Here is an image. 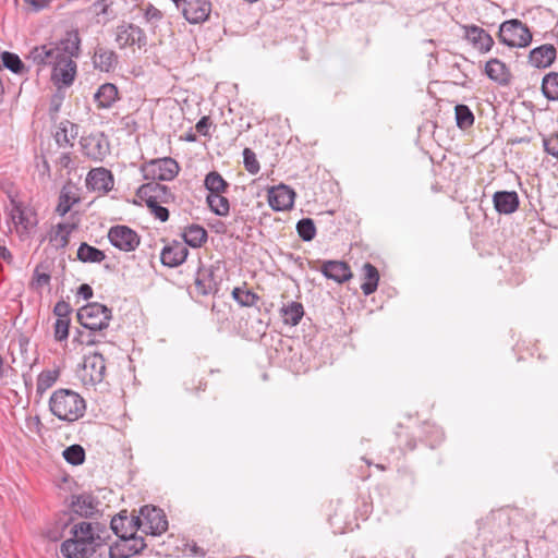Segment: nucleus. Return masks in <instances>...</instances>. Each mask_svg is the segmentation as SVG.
<instances>
[{
    "label": "nucleus",
    "mask_w": 558,
    "mask_h": 558,
    "mask_svg": "<svg viewBox=\"0 0 558 558\" xmlns=\"http://www.w3.org/2000/svg\"><path fill=\"white\" fill-rule=\"evenodd\" d=\"M70 533L71 537L60 546L65 558H88L110 537L107 526L99 522L81 521L72 525Z\"/></svg>",
    "instance_id": "obj_1"
},
{
    "label": "nucleus",
    "mask_w": 558,
    "mask_h": 558,
    "mask_svg": "<svg viewBox=\"0 0 558 558\" xmlns=\"http://www.w3.org/2000/svg\"><path fill=\"white\" fill-rule=\"evenodd\" d=\"M81 38L77 31H70L58 43L35 46L27 54V60L39 66H53L69 53L80 54Z\"/></svg>",
    "instance_id": "obj_2"
},
{
    "label": "nucleus",
    "mask_w": 558,
    "mask_h": 558,
    "mask_svg": "<svg viewBox=\"0 0 558 558\" xmlns=\"http://www.w3.org/2000/svg\"><path fill=\"white\" fill-rule=\"evenodd\" d=\"M49 409L59 420L74 422L84 415L86 403L77 392L61 388L51 395Z\"/></svg>",
    "instance_id": "obj_3"
},
{
    "label": "nucleus",
    "mask_w": 558,
    "mask_h": 558,
    "mask_svg": "<svg viewBox=\"0 0 558 558\" xmlns=\"http://www.w3.org/2000/svg\"><path fill=\"white\" fill-rule=\"evenodd\" d=\"M11 210L10 219L14 225L19 238L23 241L29 239L38 225L37 214L34 208L9 195Z\"/></svg>",
    "instance_id": "obj_4"
},
{
    "label": "nucleus",
    "mask_w": 558,
    "mask_h": 558,
    "mask_svg": "<svg viewBox=\"0 0 558 558\" xmlns=\"http://www.w3.org/2000/svg\"><path fill=\"white\" fill-rule=\"evenodd\" d=\"M112 319V310L108 306L93 302L77 311V320L87 330L102 331L109 327Z\"/></svg>",
    "instance_id": "obj_5"
},
{
    "label": "nucleus",
    "mask_w": 558,
    "mask_h": 558,
    "mask_svg": "<svg viewBox=\"0 0 558 558\" xmlns=\"http://www.w3.org/2000/svg\"><path fill=\"white\" fill-rule=\"evenodd\" d=\"M498 39L508 47L523 48L531 44L532 33L520 20L513 19L501 23Z\"/></svg>",
    "instance_id": "obj_6"
},
{
    "label": "nucleus",
    "mask_w": 558,
    "mask_h": 558,
    "mask_svg": "<svg viewBox=\"0 0 558 558\" xmlns=\"http://www.w3.org/2000/svg\"><path fill=\"white\" fill-rule=\"evenodd\" d=\"M179 170V163L171 157L151 159L141 166L143 178L151 181H171Z\"/></svg>",
    "instance_id": "obj_7"
},
{
    "label": "nucleus",
    "mask_w": 558,
    "mask_h": 558,
    "mask_svg": "<svg viewBox=\"0 0 558 558\" xmlns=\"http://www.w3.org/2000/svg\"><path fill=\"white\" fill-rule=\"evenodd\" d=\"M445 439V433L441 427L424 423L417 430V435H405V441L402 450L413 451L417 447V441L426 445L430 449L437 448Z\"/></svg>",
    "instance_id": "obj_8"
},
{
    "label": "nucleus",
    "mask_w": 558,
    "mask_h": 558,
    "mask_svg": "<svg viewBox=\"0 0 558 558\" xmlns=\"http://www.w3.org/2000/svg\"><path fill=\"white\" fill-rule=\"evenodd\" d=\"M137 519L141 521V530L145 534L161 535L168 530V520L162 509L145 505L140 508Z\"/></svg>",
    "instance_id": "obj_9"
},
{
    "label": "nucleus",
    "mask_w": 558,
    "mask_h": 558,
    "mask_svg": "<svg viewBox=\"0 0 558 558\" xmlns=\"http://www.w3.org/2000/svg\"><path fill=\"white\" fill-rule=\"evenodd\" d=\"M80 146L83 155L94 161H102L110 153V144L102 132L82 136Z\"/></svg>",
    "instance_id": "obj_10"
},
{
    "label": "nucleus",
    "mask_w": 558,
    "mask_h": 558,
    "mask_svg": "<svg viewBox=\"0 0 558 558\" xmlns=\"http://www.w3.org/2000/svg\"><path fill=\"white\" fill-rule=\"evenodd\" d=\"M108 239L111 245L123 252H133L141 243L137 232L124 225L111 227L108 231Z\"/></svg>",
    "instance_id": "obj_11"
},
{
    "label": "nucleus",
    "mask_w": 558,
    "mask_h": 558,
    "mask_svg": "<svg viewBox=\"0 0 558 558\" xmlns=\"http://www.w3.org/2000/svg\"><path fill=\"white\" fill-rule=\"evenodd\" d=\"M101 502L90 493H82L71 496L70 512L80 518L94 519L100 514Z\"/></svg>",
    "instance_id": "obj_12"
},
{
    "label": "nucleus",
    "mask_w": 558,
    "mask_h": 558,
    "mask_svg": "<svg viewBox=\"0 0 558 558\" xmlns=\"http://www.w3.org/2000/svg\"><path fill=\"white\" fill-rule=\"evenodd\" d=\"M191 24L205 22L211 12L209 0H171Z\"/></svg>",
    "instance_id": "obj_13"
},
{
    "label": "nucleus",
    "mask_w": 558,
    "mask_h": 558,
    "mask_svg": "<svg viewBox=\"0 0 558 558\" xmlns=\"http://www.w3.org/2000/svg\"><path fill=\"white\" fill-rule=\"evenodd\" d=\"M136 196L146 204H169L175 199L171 190L157 181L142 184L136 191Z\"/></svg>",
    "instance_id": "obj_14"
},
{
    "label": "nucleus",
    "mask_w": 558,
    "mask_h": 558,
    "mask_svg": "<svg viewBox=\"0 0 558 558\" xmlns=\"http://www.w3.org/2000/svg\"><path fill=\"white\" fill-rule=\"evenodd\" d=\"M316 262H308L310 267L314 270H319L327 279L333 280L337 283H343L350 280L353 276L350 266L341 260H324L322 266L317 268Z\"/></svg>",
    "instance_id": "obj_15"
},
{
    "label": "nucleus",
    "mask_w": 558,
    "mask_h": 558,
    "mask_svg": "<svg viewBox=\"0 0 558 558\" xmlns=\"http://www.w3.org/2000/svg\"><path fill=\"white\" fill-rule=\"evenodd\" d=\"M116 43L121 49L134 45L141 48L146 45V35L140 26L122 23L116 28Z\"/></svg>",
    "instance_id": "obj_16"
},
{
    "label": "nucleus",
    "mask_w": 558,
    "mask_h": 558,
    "mask_svg": "<svg viewBox=\"0 0 558 558\" xmlns=\"http://www.w3.org/2000/svg\"><path fill=\"white\" fill-rule=\"evenodd\" d=\"M106 374V362L100 353H94L85 356L83 363L82 379L85 384H100Z\"/></svg>",
    "instance_id": "obj_17"
},
{
    "label": "nucleus",
    "mask_w": 558,
    "mask_h": 558,
    "mask_svg": "<svg viewBox=\"0 0 558 558\" xmlns=\"http://www.w3.org/2000/svg\"><path fill=\"white\" fill-rule=\"evenodd\" d=\"M146 548L144 537L133 534L132 536L125 537L118 543L114 547H110V558H130L134 555L141 554Z\"/></svg>",
    "instance_id": "obj_18"
},
{
    "label": "nucleus",
    "mask_w": 558,
    "mask_h": 558,
    "mask_svg": "<svg viewBox=\"0 0 558 558\" xmlns=\"http://www.w3.org/2000/svg\"><path fill=\"white\" fill-rule=\"evenodd\" d=\"M113 185L112 172L104 167L94 168L87 173L86 186L90 191L107 194L113 189Z\"/></svg>",
    "instance_id": "obj_19"
},
{
    "label": "nucleus",
    "mask_w": 558,
    "mask_h": 558,
    "mask_svg": "<svg viewBox=\"0 0 558 558\" xmlns=\"http://www.w3.org/2000/svg\"><path fill=\"white\" fill-rule=\"evenodd\" d=\"M110 529L122 541L128 536H132L141 529V521L137 519V515L129 517L126 510H123L111 519Z\"/></svg>",
    "instance_id": "obj_20"
},
{
    "label": "nucleus",
    "mask_w": 558,
    "mask_h": 558,
    "mask_svg": "<svg viewBox=\"0 0 558 558\" xmlns=\"http://www.w3.org/2000/svg\"><path fill=\"white\" fill-rule=\"evenodd\" d=\"M77 56L68 54L61 61H58L56 65L52 66L51 80L54 84H62L64 86H70L75 80L76 75V63L73 58Z\"/></svg>",
    "instance_id": "obj_21"
},
{
    "label": "nucleus",
    "mask_w": 558,
    "mask_h": 558,
    "mask_svg": "<svg viewBox=\"0 0 558 558\" xmlns=\"http://www.w3.org/2000/svg\"><path fill=\"white\" fill-rule=\"evenodd\" d=\"M295 192L288 185L280 184L268 191V204L276 211L289 210L293 207Z\"/></svg>",
    "instance_id": "obj_22"
},
{
    "label": "nucleus",
    "mask_w": 558,
    "mask_h": 558,
    "mask_svg": "<svg viewBox=\"0 0 558 558\" xmlns=\"http://www.w3.org/2000/svg\"><path fill=\"white\" fill-rule=\"evenodd\" d=\"M464 38L481 53L490 51L494 46L493 37L477 25H464Z\"/></svg>",
    "instance_id": "obj_23"
},
{
    "label": "nucleus",
    "mask_w": 558,
    "mask_h": 558,
    "mask_svg": "<svg viewBox=\"0 0 558 558\" xmlns=\"http://www.w3.org/2000/svg\"><path fill=\"white\" fill-rule=\"evenodd\" d=\"M189 255L186 245L181 242L173 241L166 245L160 253V260L167 267H178L183 264Z\"/></svg>",
    "instance_id": "obj_24"
},
{
    "label": "nucleus",
    "mask_w": 558,
    "mask_h": 558,
    "mask_svg": "<svg viewBox=\"0 0 558 558\" xmlns=\"http://www.w3.org/2000/svg\"><path fill=\"white\" fill-rule=\"evenodd\" d=\"M557 50L551 44H544L530 51L529 62L537 69L549 68L556 60Z\"/></svg>",
    "instance_id": "obj_25"
},
{
    "label": "nucleus",
    "mask_w": 558,
    "mask_h": 558,
    "mask_svg": "<svg viewBox=\"0 0 558 558\" xmlns=\"http://www.w3.org/2000/svg\"><path fill=\"white\" fill-rule=\"evenodd\" d=\"M118 63L119 57L113 50L102 46H97L94 49L93 64L96 70L106 73L113 72Z\"/></svg>",
    "instance_id": "obj_26"
},
{
    "label": "nucleus",
    "mask_w": 558,
    "mask_h": 558,
    "mask_svg": "<svg viewBox=\"0 0 558 558\" xmlns=\"http://www.w3.org/2000/svg\"><path fill=\"white\" fill-rule=\"evenodd\" d=\"M484 72L489 80L500 86L509 85L512 78L510 69L497 58H492L486 62Z\"/></svg>",
    "instance_id": "obj_27"
},
{
    "label": "nucleus",
    "mask_w": 558,
    "mask_h": 558,
    "mask_svg": "<svg viewBox=\"0 0 558 558\" xmlns=\"http://www.w3.org/2000/svg\"><path fill=\"white\" fill-rule=\"evenodd\" d=\"M493 203L497 213L510 215L518 209L520 201L514 191H497L493 195Z\"/></svg>",
    "instance_id": "obj_28"
},
{
    "label": "nucleus",
    "mask_w": 558,
    "mask_h": 558,
    "mask_svg": "<svg viewBox=\"0 0 558 558\" xmlns=\"http://www.w3.org/2000/svg\"><path fill=\"white\" fill-rule=\"evenodd\" d=\"M195 287L199 294L208 295L218 291V282L211 268L199 267L195 278Z\"/></svg>",
    "instance_id": "obj_29"
},
{
    "label": "nucleus",
    "mask_w": 558,
    "mask_h": 558,
    "mask_svg": "<svg viewBox=\"0 0 558 558\" xmlns=\"http://www.w3.org/2000/svg\"><path fill=\"white\" fill-rule=\"evenodd\" d=\"M119 99V92L114 84L105 83L99 86L94 95V100L98 109H108Z\"/></svg>",
    "instance_id": "obj_30"
},
{
    "label": "nucleus",
    "mask_w": 558,
    "mask_h": 558,
    "mask_svg": "<svg viewBox=\"0 0 558 558\" xmlns=\"http://www.w3.org/2000/svg\"><path fill=\"white\" fill-rule=\"evenodd\" d=\"M184 245H189L193 248L201 247L208 239V233L201 225L192 223L185 227L182 232Z\"/></svg>",
    "instance_id": "obj_31"
},
{
    "label": "nucleus",
    "mask_w": 558,
    "mask_h": 558,
    "mask_svg": "<svg viewBox=\"0 0 558 558\" xmlns=\"http://www.w3.org/2000/svg\"><path fill=\"white\" fill-rule=\"evenodd\" d=\"M78 126L69 120L60 122L54 133V140L59 147L73 146V140L77 136Z\"/></svg>",
    "instance_id": "obj_32"
},
{
    "label": "nucleus",
    "mask_w": 558,
    "mask_h": 558,
    "mask_svg": "<svg viewBox=\"0 0 558 558\" xmlns=\"http://www.w3.org/2000/svg\"><path fill=\"white\" fill-rule=\"evenodd\" d=\"M282 320L286 325L296 326L304 316V307L300 302H290L280 308Z\"/></svg>",
    "instance_id": "obj_33"
},
{
    "label": "nucleus",
    "mask_w": 558,
    "mask_h": 558,
    "mask_svg": "<svg viewBox=\"0 0 558 558\" xmlns=\"http://www.w3.org/2000/svg\"><path fill=\"white\" fill-rule=\"evenodd\" d=\"M364 282L361 284V289L365 295H371L377 290L379 282V271L371 263L363 265Z\"/></svg>",
    "instance_id": "obj_34"
},
{
    "label": "nucleus",
    "mask_w": 558,
    "mask_h": 558,
    "mask_svg": "<svg viewBox=\"0 0 558 558\" xmlns=\"http://www.w3.org/2000/svg\"><path fill=\"white\" fill-rule=\"evenodd\" d=\"M206 202L210 210L217 216L226 217L229 215L230 203L229 199L223 196V193L208 194Z\"/></svg>",
    "instance_id": "obj_35"
},
{
    "label": "nucleus",
    "mask_w": 558,
    "mask_h": 558,
    "mask_svg": "<svg viewBox=\"0 0 558 558\" xmlns=\"http://www.w3.org/2000/svg\"><path fill=\"white\" fill-rule=\"evenodd\" d=\"M77 258L83 263H101L105 260L106 254L104 251L83 242L77 248Z\"/></svg>",
    "instance_id": "obj_36"
},
{
    "label": "nucleus",
    "mask_w": 558,
    "mask_h": 558,
    "mask_svg": "<svg viewBox=\"0 0 558 558\" xmlns=\"http://www.w3.org/2000/svg\"><path fill=\"white\" fill-rule=\"evenodd\" d=\"M60 376L59 369H45L37 376L36 392L43 396L49 388H51Z\"/></svg>",
    "instance_id": "obj_37"
},
{
    "label": "nucleus",
    "mask_w": 558,
    "mask_h": 558,
    "mask_svg": "<svg viewBox=\"0 0 558 558\" xmlns=\"http://www.w3.org/2000/svg\"><path fill=\"white\" fill-rule=\"evenodd\" d=\"M542 93L550 101H558V72H549L542 80Z\"/></svg>",
    "instance_id": "obj_38"
},
{
    "label": "nucleus",
    "mask_w": 558,
    "mask_h": 558,
    "mask_svg": "<svg viewBox=\"0 0 558 558\" xmlns=\"http://www.w3.org/2000/svg\"><path fill=\"white\" fill-rule=\"evenodd\" d=\"M204 185L208 190V194L226 193L229 187V183L217 171H210L207 173L204 180Z\"/></svg>",
    "instance_id": "obj_39"
},
{
    "label": "nucleus",
    "mask_w": 558,
    "mask_h": 558,
    "mask_svg": "<svg viewBox=\"0 0 558 558\" xmlns=\"http://www.w3.org/2000/svg\"><path fill=\"white\" fill-rule=\"evenodd\" d=\"M232 298L240 306L251 307L255 306L259 301V296L251 290L244 288H234L232 290Z\"/></svg>",
    "instance_id": "obj_40"
},
{
    "label": "nucleus",
    "mask_w": 558,
    "mask_h": 558,
    "mask_svg": "<svg viewBox=\"0 0 558 558\" xmlns=\"http://www.w3.org/2000/svg\"><path fill=\"white\" fill-rule=\"evenodd\" d=\"M457 126L466 130L474 124V114L466 105H457L454 107Z\"/></svg>",
    "instance_id": "obj_41"
},
{
    "label": "nucleus",
    "mask_w": 558,
    "mask_h": 558,
    "mask_svg": "<svg viewBox=\"0 0 558 558\" xmlns=\"http://www.w3.org/2000/svg\"><path fill=\"white\" fill-rule=\"evenodd\" d=\"M1 60L2 66L10 70L14 74H22L25 72V65L16 53L3 51L1 54Z\"/></svg>",
    "instance_id": "obj_42"
},
{
    "label": "nucleus",
    "mask_w": 558,
    "mask_h": 558,
    "mask_svg": "<svg viewBox=\"0 0 558 558\" xmlns=\"http://www.w3.org/2000/svg\"><path fill=\"white\" fill-rule=\"evenodd\" d=\"M62 456L64 460L72 465H81L85 461V450L81 445H72L66 447Z\"/></svg>",
    "instance_id": "obj_43"
},
{
    "label": "nucleus",
    "mask_w": 558,
    "mask_h": 558,
    "mask_svg": "<svg viewBox=\"0 0 558 558\" xmlns=\"http://www.w3.org/2000/svg\"><path fill=\"white\" fill-rule=\"evenodd\" d=\"M105 335L101 331H80L77 330L76 336L73 341L78 342L80 344H85L87 347L96 345L105 341Z\"/></svg>",
    "instance_id": "obj_44"
},
{
    "label": "nucleus",
    "mask_w": 558,
    "mask_h": 558,
    "mask_svg": "<svg viewBox=\"0 0 558 558\" xmlns=\"http://www.w3.org/2000/svg\"><path fill=\"white\" fill-rule=\"evenodd\" d=\"M296 232L304 242L312 241L316 235V227L312 218H302L296 223Z\"/></svg>",
    "instance_id": "obj_45"
},
{
    "label": "nucleus",
    "mask_w": 558,
    "mask_h": 558,
    "mask_svg": "<svg viewBox=\"0 0 558 558\" xmlns=\"http://www.w3.org/2000/svg\"><path fill=\"white\" fill-rule=\"evenodd\" d=\"M243 163L244 168L251 174L258 173L260 167L259 162L256 159L255 153L251 148H244L243 150Z\"/></svg>",
    "instance_id": "obj_46"
},
{
    "label": "nucleus",
    "mask_w": 558,
    "mask_h": 558,
    "mask_svg": "<svg viewBox=\"0 0 558 558\" xmlns=\"http://www.w3.org/2000/svg\"><path fill=\"white\" fill-rule=\"evenodd\" d=\"M57 228L56 240L60 247H65L69 244V236L75 229V225L59 223Z\"/></svg>",
    "instance_id": "obj_47"
},
{
    "label": "nucleus",
    "mask_w": 558,
    "mask_h": 558,
    "mask_svg": "<svg viewBox=\"0 0 558 558\" xmlns=\"http://www.w3.org/2000/svg\"><path fill=\"white\" fill-rule=\"evenodd\" d=\"M43 265H38L33 275L32 287L36 290L48 286L50 283L51 276L48 272L40 271Z\"/></svg>",
    "instance_id": "obj_48"
},
{
    "label": "nucleus",
    "mask_w": 558,
    "mask_h": 558,
    "mask_svg": "<svg viewBox=\"0 0 558 558\" xmlns=\"http://www.w3.org/2000/svg\"><path fill=\"white\" fill-rule=\"evenodd\" d=\"M70 323L71 319L57 318L54 323V338L57 341L68 339Z\"/></svg>",
    "instance_id": "obj_49"
},
{
    "label": "nucleus",
    "mask_w": 558,
    "mask_h": 558,
    "mask_svg": "<svg viewBox=\"0 0 558 558\" xmlns=\"http://www.w3.org/2000/svg\"><path fill=\"white\" fill-rule=\"evenodd\" d=\"M543 147L548 155L558 159V133L543 137Z\"/></svg>",
    "instance_id": "obj_50"
},
{
    "label": "nucleus",
    "mask_w": 558,
    "mask_h": 558,
    "mask_svg": "<svg viewBox=\"0 0 558 558\" xmlns=\"http://www.w3.org/2000/svg\"><path fill=\"white\" fill-rule=\"evenodd\" d=\"M75 202L76 199L72 201L69 193L61 192L57 206V213L60 216H65L71 210V207Z\"/></svg>",
    "instance_id": "obj_51"
},
{
    "label": "nucleus",
    "mask_w": 558,
    "mask_h": 558,
    "mask_svg": "<svg viewBox=\"0 0 558 558\" xmlns=\"http://www.w3.org/2000/svg\"><path fill=\"white\" fill-rule=\"evenodd\" d=\"M71 313V305L63 300L58 301L53 307V314L57 316V318L70 319Z\"/></svg>",
    "instance_id": "obj_52"
},
{
    "label": "nucleus",
    "mask_w": 558,
    "mask_h": 558,
    "mask_svg": "<svg viewBox=\"0 0 558 558\" xmlns=\"http://www.w3.org/2000/svg\"><path fill=\"white\" fill-rule=\"evenodd\" d=\"M150 213L160 221L166 222L169 219V210L161 204H146Z\"/></svg>",
    "instance_id": "obj_53"
},
{
    "label": "nucleus",
    "mask_w": 558,
    "mask_h": 558,
    "mask_svg": "<svg viewBox=\"0 0 558 558\" xmlns=\"http://www.w3.org/2000/svg\"><path fill=\"white\" fill-rule=\"evenodd\" d=\"M211 125L210 118L207 116L202 117L195 125L196 131L203 136H210L209 128Z\"/></svg>",
    "instance_id": "obj_54"
},
{
    "label": "nucleus",
    "mask_w": 558,
    "mask_h": 558,
    "mask_svg": "<svg viewBox=\"0 0 558 558\" xmlns=\"http://www.w3.org/2000/svg\"><path fill=\"white\" fill-rule=\"evenodd\" d=\"M64 96L62 93H56L50 98V107L49 112L50 114H56L59 112L61 105L63 102Z\"/></svg>",
    "instance_id": "obj_55"
},
{
    "label": "nucleus",
    "mask_w": 558,
    "mask_h": 558,
    "mask_svg": "<svg viewBox=\"0 0 558 558\" xmlns=\"http://www.w3.org/2000/svg\"><path fill=\"white\" fill-rule=\"evenodd\" d=\"M144 15L147 21H159L162 17L160 10L155 8L153 4H148V7L145 9Z\"/></svg>",
    "instance_id": "obj_56"
},
{
    "label": "nucleus",
    "mask_w": 558,
    "mask_h": 558,
    "mask_svg": "<svg viewBox=\"0 0 558 558\" xmlns=\"http://www.w3.org/2000/svg\"><path fill=\"white\" fill-rule=\"evenodd\" d=\"M52 0H25L26 3H28L35 12H38L51 3Z\"/></svg>",
    "instance_id": "obj_57"
},
{
    "label": "nucleus",
    "mask_w": 558,
    "mask_h": 558,
    "mask_svg": "<svg viewBox=\"0 0 558 558\" xmlns=\"http://www.w3.org/2000/svg\"><path fill=\"white\" fill-rule=\"evenodd\" d=\"M77 294L85 300L93 298V289L89 284L83 283L78 287Z\"/></svg>",
    "instance_id": "obj_58"
},
{
    "label": "nucleus",
    "mask_w": 558,
    "mask_h": 558,
    "mask_svg": "<svg viewBox=\"0 0 558 558\" xmlns=\"http://www.w3.org/2000/svg\"><path fill=\"white\" fill-rule=\"evenodd\" d=\"M58 163L65 169L72 168L73 161L69 153H63L59 157Z\"/></svg>",
    "instance_id": "obj_59"
},
{
    "label": "nucleus",
    "mask_w": 558,
    "mask_h": 558,
    "mask_svg": "<svg viewBox=\"0 0 558 558\" xmlns=\"http://www.w3.org/2000/svg\"><path fill=\"white\" fill-rule=\"evenodd\" d=\"M0 258L10 263L13 259V255L5 246L0 245Z\"/></svg>",
    "instance_id": "obj_60"
},
{
    "label": "nucleus",
    "mask_w": 558,
    "mask_h": 558,
    "mask_svg": "<svg viewBox=\"0 0 558 558\" xmlns=\"http://www.w3.org/2000/svg\"><path fill=\"white\" fill-rule=\"evenodd\" d=\"M191 551L193 553V555L199 557H205L206 555V551L203 548L198 547L196 544H193V546L191 547Z\"/></svg>",
    "instance_id": "obj_61"
},
{
    "label": "nucleus",
    "mask_w": 558,
    "mask_h": 558,
    "mask_svg": "<svg viewBox=\"0 0 558 558\" xmlns=\"http://www.w3.org/2000/svg\"><path fill=\"white\" fill-rule=\"evenodd\" d=\"M23 380H24V384H25L26 389H27V390H32L33 381H32V377H31V375H28V374H23Z\"/></svg>",
    "instance_id": "obj_62"
},
{
    "label": "nucleus",
    "mask_w": 558,
    "mask_h": 558,
    "mask_svg": "<svg viewBox=\"0 0 558 558\" xmlns=\"http://www.w3.org/2000/svg\"><path fill=\"white\" fill-rule=\"evenodd\" d=\"M186 142H196L197 141V136L195 133H193L192 131L187 132L184 137H183Z\"/></svg>",
    "instance_id": "obj_63"
},
{
    "label": "nucleus",
    "mask_w": 558,
    "mask_h": 558,
    "mask_svg": "<svg viewBox=\"0 0 558 558\" xmlns=\"http://www.w3.org/2000/svg\"><path fill=\"white\" fill-rule=\"evenodd\" d=\"M189 390H205L206 389V383H203L199 380L198 387H187Z\"/></svg>",
    "instance_id": "obj_64"
}]
</instances>
